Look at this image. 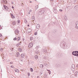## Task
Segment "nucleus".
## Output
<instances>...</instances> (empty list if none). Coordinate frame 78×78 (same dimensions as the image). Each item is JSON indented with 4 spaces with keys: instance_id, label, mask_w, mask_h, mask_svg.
<instances>
[{
    "instance_id": "obj_1",
    "label": "nucleus",
    "mask_w": 78,
    "mask_h": 78,
    "mask_svg": "<svg viewBox=\"0 0 78 78\" xmlns=\"http://www.w3.org/2000/svg\"><path fill=\"white\" fill-rule=\"evenodd\" d=\"M60 46L62 48H66V43L65 42H62L60 44Z\"/></svg>"
},
{
    "instance_id": "obj_2",
    "label": "nucleus",
    "mask_w": 78,
    "mask_h": 78,
    "mask_svg": "<svg viewBox=\"0 0 78 78\" xmlns=\"http://www.w3.org/2000/svg\"><path fill=\"white\" fill-rule=\"evenodd\" d=\"M72 53L73 55H74V56H76L78 57V51H73L72 52Z\"/></svg>"
},
{
    "instance_id": "obj_3",
    "label": "nucleus",
    "mask_w": 78,
    "mask_h": 78,
    "mask_svg": "<svg viewBox=\"0 0 78 78\" xmlns=\"http://www.w3.org/2000/svg\"><path fill=\"white\" fill-rule=\"evenodd\" d=\"M71 70H72L73 72L75 71V65H74V64L72 65L71 68Z\"/></svg>"
},
{
    "instance_id": "obj_4",
    "label": "nucleus",
    "mask_w": 78,
    "mask_h": 78,
    "mask_svg": "<svg viewBox=\"0 0 78 78\" xmlns=\"http://www.w3.org/2000/svg\"><path fill=\"white\" fill-rule=\"evenodd\" d=\"M39 13L40 15H42V14H44V10L40 11L39 12Z\"/></svg>"
},
{
    "instance_id": "obj_5",
    "label": "nucleus",
    "mask_w": 78,
    "mask_h": 78,
    "mask_svg": "<svg viewBox=\"0 0 78 78\" xmlns=\"http://www.w3.org/2000/svg\"><path fill=\"white\" fill-rule=\"evenodd\" d=\"M33 44L32 43H30L29 45V47L30 48H31L33 47Z\"/></svg>"
},
{
    "instance_id": "obj_6",
    "label": "nucleus",
    "mask_w": 78,
    "mask_h": 78,
    "mask_svg": "<svg viewBox=\"0 0 78 78\" xmlns=\"http://www.w3.org/2000/svg\"><path fill=\"white\" fill-rule=\"evenodd\" d=\"M53 11L55 14H57V10H56V9H55V8L53 9Z\"/></svg>"
},
{
    "instance_id": "obj_7",
    "label": "nucleus",
    "mask_w": 78,
    "mask_h": 78,
    "mask_svg": "<svg viewBox=\"0 0 78 78\" xmlns=\"http://www.w3.org/2000/svg\"><path fill=\"white\" fill-rule=\"evenodd\" d=\"M4 9L6 10H8V7L6 6V5H4Z\"/></svg>"
},
{
    "instance_id": "obj_8",
    "label": "nucleus",
    "mask_w": 78,
    "mask_h": 78,
    "mask_svg": "<svg viewBox=\"0 0 78 78\" xmlns=\"http://www.w3.org/2000/svg\"><path fill=\"white\" fill-rule=\"evenodd\" d=\"M15 32L16 34H19V31L17 29H16L15 30Z\"/></svg>"
},
{
    "instance_id": "obj_9",
    "label": "nucleus",
    "mask_w": 78,
    "mask_h": 78,
    "mask_svg": "<svg viewBox=\"0 0 78 78\" xmlns=\"http://www.w3.org/2000/svg\"><path fill=\"white\" fill-rule=\"evenodd\" d=\"M40 27V26H39V24H37L36 25V28H37V29H39Z\"/></svg>"
},
{
    "instance_id": "obj_10",
    "label": "nucleus",
    "mask_w": 78,
    "mask_h": 78,
    "mask_svg": "<svg viewBox=\"0 0 78 78\" xmlns=\"http://www.w3.org/2000/svg\"><path fill=\"white\" fill-rule=\"evenodd\" d=\"M43 52H44V53H47V49H43Z\"/></svg>"
},
{
    "instance_id": "obj_11",
    "label": "nucleus",
    "mask_w": 78,
    "mask_h": 78,
    "mask_svg": "<svg viewBox=\"0 0 78 78\" xmlns=\"http://www.w3.org/2000/svg\"><path fill=\"white\" fill-rule=\"evenodd\" d=\"M19 56V53L17 52L16 54V57H18Z\"/></svg>"
},
{
    "instance_id": "obj_12",
    "label": "nucleus",
    "mask_w": 78,
    "mask_h": 78,
    "mask_svg": "<svg viewBox=\"0 0 78 78\" xmlns=\"http://www.w3.org/2000/svg\"><path fill=\"white\" fill-rule=\"evenodd\" d=\"M21 57H22V58H24V57H25V55H24V54H22L21 55Z\"/></svg>"
},
{
    "instance_id": "obj_13",
    "label": "nucleus",
    "mask_w": 78,
    "mask_h": 78,
    "mask_svg": "<svg viewBox=\"0 0 78 78\" xmlns=\"http://www.w3.org/2000/svg\"><path fill=\"white\" fill-rule=\"evenodd\" d=\"M11 15L12 18H13V19H14V18H15V16H14V15H13L12 14H11Z\"/></svg>"
},
{
    "instance_id": "obj_14",
    "label": "nucleus",
    "mask_w": 78,
    "mask_h": 78,
    "mask_svg": "<svg viewBox=\"0 0 78 78\" xmlns=\"http://www.w3.org/2000/svg\"><path fill=\"white\" fill-rule=\"evenodd\" d=\"M76 28H77L78 29V23L76 24Z\"/></svg>"
},
{
    "instance_id": "obj_15",
    "label": "nucleus",
    "mask_w": 78,
    "mask_h": 78,
    "mask_svg": "<svg viewBox=\"0 0 78 78\" xmlns=\"http://www.w3.org/2000/svg\"><path fill=\"white\" fill-rule=\"evenodd\" d=\"M32 31H31V29H29V33H31V32Z\"/></svg>"
},
{
    "instance_id": "obj_16",
    "label": "nucleus",
    "mask_w": 78,
    "mask_h": 78,
    "mask_svg": "<svg viewBox=\"0 0 78 78\" xmlns=\"http://www.w3.org/2000/svg\"><path fill=\"white\" fill-rule=\"evenodd\" d=\"M36 59H37V58H38V56L37 55H35L34 57Z\"/></svg>"
},
{
    "instance_id": "obj_17",
    "label": "nucleus",
    "mask_w": 78,
    "mask_h": 78,
    "mask_svg": "<svg viewBox=\"0 0 78 78\" xmlns=\"http://www.w3.org/2000/svg\"><path fill=\"white\" fill-rule=\"evenodd\" d=\"M35 53H39V51L37 50H36L35 51Z\"/></svg>"
},
{
    "instance_id": "obj_18",
    "label": "nucleus",
    "mask_w": 78,
    "mask_h": 78,
    "mask_svg": "<svg viewBox=\"0 0 78 78\" xmlns=\"http://www.w3.org/2000/svg\"><path fill=\"white\" fill-rule=\"evenodd\" d=\"M47 71H48V72H49L48 73H49V75L50 74V73H51V71H50V70H48V69H47Z\"/></svg>"
},
{
    "instance_id": "obj_19",
    "label": "nucleus",
    "mask_w": 78,
    "mask_h": 78,
    "mask_svg": "<svg viewBox=\"0 0 78 78\" xmlns=\"http://www.w3.org/2000/svg\"><path fill=\"white\" fill-rule=\"evenodd\" d=\"M20 37H18V39L17 40V41H18L20 40Z\"/></svg>"
},
{
    "instance_id": "obj_20",
    "label": "nucleus",
    "mask_w": 78,
    "mask_h": 78,
    "mask_svg": "<svg viewBox=\"0 0 78 78\" xmlns=\"http://www.w3.org/2000/svg\"><path fill=\"white\" fill-rule=\"evenodd\" d=\"M30 41H32V40H33V37H31L30 38Z\"/></svg>"
},
{
    "instance_id": "obj_21",
    "label": "nucleus",
    "mask_w": 78,
    "mask_h": 78,
    "mask_svg": "<svg viewBox=\"0 0 78 78\" xmlns=\"http://www.w3.org/2000/svg\"><path fill=\"white\" fill-rule=\"evenodd\" d=\"M44 67V66H43V65H41L40 66V67L41 68H42V67Z\"/></svg>"
},
{
    "instance_id": "obj_22",
    "label": "nucleus",
    "mask_w": 78,
    "mask_h": 78,
    "mask_svg": "<svg viewBox=\"0 0 78 78\" xmlns=\"http://www.w3.org/2000/svg\"><path fill=\"white\" fill-rule=\"evenodd\" d=\"M38 5H36L35 6V8L36 9H37L38 8Z\"/></svg>"
},
{
    "instance_id": "obj_23",
    "label": "nucleus",
    "mask_w": 78,
    "mask_h": 78,
    "mask_svg": "<svg viewBox=\"0 0 78 78\" xmlns=\"http://www.w3.org/2000/svg\"><path fill=\"white\" fill-rule=\"evenodd\" d=\"M64 19H65V20H67V18L66 16H65L64 17Z\"/></svg>"
},
{
    "instance_id": "obj_24",
    "label": "nucleus",
    "mask_w": 78,
    "mask_h": 78,
    "mask_svg": "<svg viewBox=\"0 0 78 78\" xmlns=\"http://www.w3.org/2000/svg\"><path fill=\"white\" fill-rule=\"evenodd\" d=\"M12 24L14 25H16V22L15 21H14L12 23Z\"/></svg>"
},
{
    "instance_id": "obj_25",
    "label": "nucleus",
    "mask_w": 78,
    "mask_h": 78,
    "mask_svg": "<svg viewBox=\"0 0 78 78\" xmlns=\"http://www.w3.org/2000/svg\"><path fill=\"white\" fill-rule=\"evenodd\" d=\"M30 71H31V72H33V69L32 68H30Z\"/></svg>"
},
{
    "instance_id": "obj_26",
    "label": "nucleus",
    "mask_w": 78,
    "mask_h": 78,
    "mask_svg": "<svg viewBox=\"0 0 78 78\" xmlns=\"http://www.w3.org/2000/svg\"><path fill=\"white\" fill-rule=\"evenodd\" d=\"M15 71H16V72H19V70H18V69H16V70H15Z\"/></svg>"
},
{
    "instance_id": "obj_27",
    "label": "nucleus",
    "mask_w": 78,
    "mask_h": 78,
    "mask_svg": "<svg viewBox=\"0 0 78 78\" xmlns=\"http://www.w3.org/2000/svg\"><path fill=\"white\" fill-rule=\"evenodd\" d=\"M4 2L5 3H6V4H7V3H8L7 1L6 0H4Z\"/></svg>"
},
{
    "instance_id": "obj_28",
    "label": "nucleus",
    "mask_w": 78,
    "mask_h": 78,
    "mask_svg": "<svg viewBox=\"0 0 78 78\" xmlns=\"http://www.w3.org/2000/svg\"><path fill=\"white\" fill-rule=\"evenodd\" d=\"M16 40H17V38H16V37H15L13 39V40L14 41H16Z\"/></svg>"
},
{
    "instance_id": "obj_29",
    "label": "nucleus",
    "mask_w": 78,
    "mask_h": 78,
    "mask_svg": "<svg viewBox=\"0 0 78 78\" xmlns=\"http://www.w3.org/2000/svg\"><path fill=\"white\" fill-rule=\"evenodd\" d=\"M18 50L20 51H22V49L21 48H18Z\"/></svg>"
},
{
    "instance_id": "obj_30",
    "label": "nucleus",
    "mask_w": 78,
    "mask_h": 78,
    "mask_svg": "<svg viewBox=\"0 0 78 78\" xmlns=\"http://www.w3.org/2000/svg\"><path fill=\"white\" fill-rule=\"evenodd\" d=\"M37 32H35L34 35H37Z\"/></svg>"
},
{
    "instance_id": "obj_31",
    "label": "nucleus",
    "mask_w": 78,
    "mask_h": 78,
    "mask_svg": "<svg viewBox=\"0 0 78 78\" xmlns=\"http://www.w3.org/2000/svg\"><path fill=\"white\" fill-rule=\"evenodd\" d=\"M59 11H60L61 12H62V9H60L59 10Z\"/></svg>"
},
{
    "instance_id": "obj_32",
    "label": "nucleus",
    "mask_w": 78,
    "mask_h": 78,
    "mask_svg": "<svg viewBox=\"0 0 78 78\" xmlns=\"http://www.w3.org/2000/svg\"><path fill=\"white\" fill-rule=\"evenodd\" d=\"M32 19H33V20H34V19H35L34 18V16H32Z\"/></svg>"
},
{
    "instance_id": "obj_33",
    "label": "nucleus",
    "mask_w": 78,
    "mask_h": 78,
    "mask_svg": "<svg viewBox=\"0 0 78 78\" xmlns=\"http://www.w3.org/2000/svg\"><path fill=\"white\" fill-rule=\"evenodd\" d=\"M43 58L44 59H46L47 58H46V57L44 56Z\"/></svg>"
},
{
    "instance_id": "obj_34",
    "label": "nucleus",
    "mask_w": 78,
    "mask_h": 78,
    "mask_svg": "<svg viewBox=\"0 0 78 78\" xmlns=\"http://www.w3.org/2000/svg\"><path fill=\"white\" fill-rule=\"evenodd\" d=\"M74 8H77V6L76 5L74 7Z\"/></svg>"
},
{
    "instance_id": "obj_35",
    "label": "nucleus",
    "mask_w": 78,
    "mask_h": 78,
    "mask_svg": "<svg viewBox=\"0 0 78 78\" xmlns=\"http://www.w3.org/2000/svg\"><path fill=\"white\" fill-rule=\"evenodd\" d=\"M20 20H18V23H20Z\"/></svg>"
},
{
    "instance_id": "obj_36",
    "label": "nucleus",
    "mask_w": 78,
    "mask_h": 78,
    "mask_svg": "<svg viewBox=\"0 0 78 78\" xmlns=\"http://www.w3.org/2000/svg\"><path fill=\"white\" fill-rule=\"evenodd\" d=\"M19 44H16L17 47H19Z\"/></svg>"
},
{
    "instance_id": "obj_37",
    "label": "nucleus",
    "mask_w": 78,
    "mask_h": 78,
    "mask_svg": "<svg viewBox=\"0 0 78 78\" xmlns=\"http://www.w3.org/2000/svg\"><path fill=\"white\" fill-rule=\"evenodd\" d=\"M58 67H61V65H58Z\"/></svg>"
},
{
    "instance_id": "obj_38",
    "label": "nucleus",
    "mask_w": 78,
    "mask_h": 78,
    "mask_svg": "<svg viewBox=\"0 0 78 78\" xmlns=\"http://www.w3.org/2000/svg\"><path fill=\"white\" fill-rule=\"evenodd\" d=\"M11 67H12V68H13V67H13V66H11Z\"/></svg>"
},
{
    "instance_id": "obj_39",
    "label": "nucleus",
    "mask_w": 78,
    "mask_h": 78,
    "mask_svg": "<svg viewBox=\"0 0 78 78\" xmlns=\"http://www.w3.org/2000/svg\"><path fill=\"white\" fill-rule=\"evenodd\" d=\"M10 64H12V62H10Z\"/></svg>"
},
{
    "instance_id": "obj_40",
    "label": "nucleus",
    "mask_w": 78,
    "mask_h": 78,
    "mask_svg": "<svg viewBox=\"0 0 78 78\" xmlns=\"http://www.w3.org/2000/svg\"><path fill=\"white\" fill-rule=\"evenodd\" d=\"M2 36V34H0V37H1V36Z\"/></svg>"
},
{
    "instance_id": "obj_41",
    "label": "nucleus",
    "mask_w": 78,
    "mask_h": 78,
    "mask_svg": "<svg viewBox=\"0 0 78 78\" xmlns=\"http://www.w3.org/2000/svg\"><path fill=\"white\" fill-rule=\"evenodd\" d=\"M1 51H2L3 50L2 49V48H1V49L0 50Z\"/></svg>"
},
{
    "instance_id": "obj_42",
    "label": "nucleus",
    "mask_w": 78,
    "mask_h": 78,
    "mask_svg": "<svg viewBox=\"0 0 78 78\" xmlns=\"http://www.w3.org/2000/svg\"><path fill=\"white\" fill-rule=\"evenodd\" d=\"M30 73H28V76H30Z\"/></svg>"
},
{
    "instance_id": "obj_43",
    "label": "nucleus",
    "mask_w": 78,
    "mask_h": 78,
    "mask_svg": "<svg viewBox=\"0 0 78 78\" xmlns=\"http://www.w3.org/2000/svg\"><path fill=\"white\" fill-rule=\"evenodd\" d=\"M45 77H47V74H45Z\"/></svg>"
},
{
    "instance_id": "obj_44",
    "label": "nucleus",
    "mask_w": 78,
    "mask_h": 78,
    "mask_svg": "<svg viewBox=\"0 0 78 78\" xmlns=\"http://www.w3.org/2000/svg\"><path fill=\"white\" fill-rule=\"evenodd\" d=\"M12 8L13 9H14V7H13V6H12Z\"/></svg>"
},
{
    "instance_id": "obj_45",
    "label": "nucleus",
    "mask_w": 78,
    "mask_h": 78,
    "mask_svg": "<svg viewBox=\"0 0 78 78\" xmlns=\"http://www.w3.org/2000/svg\"><path fill=\"white\" fill-rule=\"evenodd\" d=\"M12 4H14V2H12Z\"/></svg>"
},
{
    "instance_id": "obj_46",
    "label": "nucleus",
    "mask_w": 78,
    "mask_h": 78,
    "mask_svg": "<svg viewBox=\"0 0 78 78\" xmlns=\"http://www.w3.org/2000/svg\"><path fill=\"white\" fill-rule=\"evenodd\" d=\"M2 2H5V0H2Z\"/></svg>"
},
{
    "instance_id": "obj_47",
    "label": "nucleus",
    "mask_w": 78,
    "mask_h": 78,
    "mask_svg": "<svg viewBox=\"0 0 78 78\" xmlns=\"http://www.w3.org/2000/svg\"><path fill=\"white\" fill-rule=\"evenodd\" d=\"M24 40H25V39L24 38H23V41H24Z\"/></svg>"
},
{
    "instance_id": "obj_48",
    "label": "nucleus",
    "mask_w": 78,
    "mask_h": 78,
    "mask_svg": "<svg viewBox=\"0 0 78 78\" xmlns=\"http://www.w3.org/2000/svg\"><path fill=\"white\" fill-rule=\"evenodd\" d=\"M78 73V72H75V73H77H77Z\"/></svg>"
},
{
    "instance_id": "obj_49",
    "label": "nucleus",
    "mask_w": 78,
    "mask_h": 78,
    "mask_svg": "<svg viewBox=\"0 0 78 78\" xmlns=\"http://www.w3.org/2000/svg\"><path fill=\"white\" fill-rule=\"evenodd\" d=\"M30 14V12H28V14Z\"/></svg>"
},
{
    "instance_id": "obj_50",
    "label": "nucleus",
    "mask_w": 78,
    "mask_h": 78,
    "mask_svg": "<svg viewBox=\"0 0 78 78\" xmlns=\"http://www.w3.org/2000/svg\"><path fill=\"white\" fill-rule=\"evenodd\" d=\"M42 74V73H40V75H41Z\"/></svg>"
},
{
    "instance_id": "obj_51",
    "label": "nucleus",
    "mask_w": 78,
    "mask_h": 78,
    "mask_svg": "<svg viewBox=\"0 0 78 78\" xmlns=\"http://www.w3.org/2000/svg\"><path fill=\"white\" fill-rule=\"evenodd\" d=\"M37 48H39V46H37Z\"/></svg>"
},
{
    "instance_id": "obj_52",
    "label": "nucleus",
    "mask_w": 78,
    "mask_h": 78,
    "mask_svg": "<svg viewBox=\"0 0 78 78\" xmlns=\"http://www.w3.org/2000/svg\"><path fill=\"white\" fill-rule=\"evenodd\" d=\"M31 11H32L31 10H30V12H31Z\"/></svg>"
},
{
    "instance_id": "obj_53",
    "label": "nucleus",
    "mask_w": 78,
    "mask_h": 78,
    "mask_svg": "<svg viewBox=\"0 0 78 78\" xmlns=\"http://www.w3.org/2000/svg\"><path fill=\"white\" fill-rule=\"evenodd\" d=\"M27 26H28V27H30V25H28Z\"/></svg>"
},
{
    "instance_id": "obj_54",
    "label": "nucleus",
    "mask_w": 78,
    "mask_h": 78,
    "mask_svg": "<svg viewBox=\"0 0 78 78\" xmlns=\"http://www.w3.org/2000/svg\"><path fill=\"white\" fill-rule=\"evenodd\" d=\"M30 3H32V2L30 1Z\"/></svg>"
},
{
    "instance_id": "obj_55",
    "label": "nucleus",
    "mask_w": 78,
    "mask_h": 78,
    "mask_svg": "<svg viewBox=\"0 0 78 78\" xmlns=\"http://www.w3.org/2000/svg\"><path fill=\"white\" fill-rule=\"evenodd\" d=\"M39 76H37V78H39Z\"/></svg>"
},
{
    "instance_id": "obj_56",
    "label": "nucleus",
    "mask_w": 78,
    "mask_h": 78,
    "mask_svg": "<svg viewBox=\"0 0 78 78\" xmlns=\"http://www.w3.org/2000/svg\"><path fill=\"white\" fill-rule=\"evenodd\" d=\"M51 1H53V0H50Z\"/></svg>"
},
{
    "instance_id": "obj_57",
    "label": "nucleus",
    "mask_w": 78,
    "mask_h": 78,
    "mask_svg": "<svg viewBox=\"0 0 78 78\" xmlns=\"http://www.w3.org/2000/svg\"><path fill=\"white\" fill-rule=\"evenodd\" d=\"M20 43H22V42L20 41Z\"/></svg>"
},
{
    "instance_id": "obj_58",
    "label": "nucleus",
    "mask_w": 78,
    "mask_h": 78,
    "mask_svg": "<svg viewBox=\"0 0 78 78\" xmlns=\"http://www.w3.org/2000/svg\"><path fill=\"white\" fill-rule=\"evenodd\" d=\"M20 44H20V43H19V45H20Z\"/></svg>"
},
{
    "instance_id": "obj_59",
    "label": "nucleus",
    "mask_w": 78,
    "mask_h": 78,
    "mask_svg": "<svg viewBox=\"0 0 78 78\" xmlns=\"http://www.w3.org/2000/svg\"><path fill=\"white\" fill-rule=\"evenodd\" d=\"M46 65L47 66V64H46Z\"/></svg>"
},
{
    "instance_id": "obj_60",
    "label": "nucleus",
    "mask_w": 78,
    "mask_h": 78,
    "mask_svg": "<svg viewBox=\"0 0 78 78\" xmlns=\"http://www.w3.org/2000/svg\"><path fill=\"white\" fill-rule=\"evenodd\" d=\"M74 54H75V52H74Z\"/></svg>"
},
{
    "instance_id": "obj_61",
    "label": "nucleus",
    "mask_w": 78,
    "mask_h": 78,
    "mask_svg": "<svg viewBox=\"0 0 78 78\" xmlns=\"http://www.w3.org/2000/svg\"><path fill=\"white\" fill-rule=\"evenodd\" d=\"M26 22H27V21H26Z\"/></svg>"
},
{
    "instance_id": "obj_62",
    "label": "nucleus",
    "mask_w": 78,
    "mask_h": 78,
    "mask_svg": "<svg viewBox=\"0 0 78 78\" xmlns=\"http://www.w3.org/2000/svg\"><path fill=\"white\" fill-rule=\"evenodd\" d=\"M0 27H1V25H0Z\"/></svg>"
},
{
    "instance_id": "obj_63",
    "label": "nucleus",
    "mask_w": 78,
    "mask_h": 78,
    "mask_svg": "<svg viewBox=\"0 0 78 78\" xmlns=\"http://www.w3.org/2000/svg\"><path fill=\"white\" fill-rule=\"evenodd\" d=\"M0 30H1V29H0Z\"/></svg>"
}]
</instances>
